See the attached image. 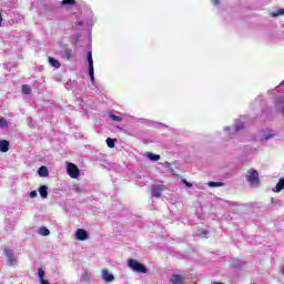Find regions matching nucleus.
<instances>
[{"label":"nucleus","instance_id":"obj_35","mask_svg":"<svg viewBox=\"0 0 284 284\" xmlns=\"http://www.w3.org/2000/svg\"><path fill=\"white\" fill-rule=\"evenodd\" d=\"M77 26H78L79 28H83V21H81V20L78 21V22H77Z\"/></svg>","mask_w":284,"mask_h":284},{"label":"nucleus","instance_id":"obj_24","mask_svg":"<svg viewBox=\"0 0 284 284\" xmlns=\"http://www.w3.org/2000/svg\"><path fill=\"white\" fill-rule=\"evenodd\" d=\"M32 92V89H30V85L23 84L22 85V94H30Z\"/></svg>","mask_w":284,"mask_h":284},{"label":"nucleus","instance_id":"obj_28","mask_svg":"<svg viewBox=\"0 0 284 284\" xmlns=\"http://www.w3.org/2000/svg\"><path fill=\"white\" fill-rule=\"evenodd\" d=\"M38 276H39L40 281L43 280L45 277V271H43V268H39Z\"/></svg>","mask_w":284,"mask_h":284},{"label":"nucleus","instance_id":"obj_6","mask_svg":"<svg viewBox=\"0 0 284 284\" xmlns=\"http://www.w3.org/2000/svg\"><path fill=\"white\" fill-rule=\"evenodd\" d=\"M3 253L7 258L8 265H10L11 267H16L17 266V255H14V251H12L11 248L4 247Z\"/></svg>","mask_w":284,"mask_h":284},{"label":"nucleus","instance_id":"obj_36","mask_svg":"<svg viewBox=\"0 0 284 284\" xmlns=\"http://www.w3.org/2000/svg\"><path fill=\"white\" fill-rule=\"evenodd\" d=\"M2 21H3V16H2L1 12H0V28H1Z\"/></svg>","mask_w":284,"mask_h":284},{"label":"nucleus","instance_id":"obj_32","mask_svg":"<svg viewBox=\"0 0 284 284\" xmlns=\"http://www.w3.org/2000/svg\"><path fill=\"white\" fill-rule=\"evenodd\" d=\"M154 128H168V125L161 123V122H155Z\"/></svg>","mask_w":284,"mask_h":284},{"label":"nucleus","instance_id":"obj_31","mask_svg":"<svg viewBox=\"0 0 284 284\" xmlns=\"http://www.w3.org/2000/svg\"><path fill=\"white\" fill-rule=\"evenodd\" d=\"M72 39H73L74 43H79V39H81V36L80 34H73Z\"/></svg>","mask_w":284,"mask_h":284},{"label":"nucleus","instance_id":"obj_23","mask_svg":"<svg viewBox=\"0 0 284 284\" xmlns=\"http://www.w3.org/2000/svg\"><path fill=\"white\" fill-rule=\"evenodd\" d=\"M61 6H77V0H62Z\"/></svg>","mask_w":284,"mask_h":284},{"label":"nucleus","instance_id":"obj_12","mask_svg":"<svg viewBox=\"0 0 284 284\" xmlns=\"http://www.w3.org/2000/svg\"><path fill=\"white\" fill-rule=\"evenodd\" d=\"M10 150V142L8 140H0V152L6 153Z\"/></svg>","mask_w":284,"mask_h":284},{"label":"nucleus","instance_id":"obj_11","mask_svg":"<svg viewBox=\"0 0 284 284\" xmlns=\"http://www.w3.org/2000/svg\"><path fill=\"white\" fill-rule=\"evenodd\" d=\"M161 192H163V185H154L152 187V196L154 199H161Z\"/></svg>","mask_w":284,"mask_h":284},{"label":"nucleus","instance_id":"obj_2","mask_svg":"<svg viewBox=\"0 0 284 284\" xmlns=\"http://www.w3.org/2000/svg\"><path fill=\"white\" fill-rule=\"evenodd\" d=\"M246 181L250 183L251 187H258L261 185V179L258 178V171L251 169L247 171Z\"/></svg>","mask_w":284,"mask_h":284},{"label":"nucleus","instance_id":"obj_8","mask_svg":"<svg viewBox=\"0 0 284 284\" xmlns=\"http://www.w3.org/2000/svg\"><path fill=\"white\" fill-rule=\"evenodd\" d=\"M102 278L105 283H112L114 281V274L110 273L106 268L102 270Z\"/></svg>","mask_w":284,"mask_h":284},{"label":"nucleus","instance_id":"obj_3","mask_svg":"<svg viewBox=\"0 0 284 284\" xmlns=\"http://www.w3.org/2000/svg\"><path fill=\"white\" fill-rule=\"evenodd\" d=\"M243 128H245V122L241 121V120H236L234 123V128L232 129V126H225L224 128V132H227L229 139H234V133L235 132H241V130H243Z\"/></svg>","mask_w":284,"mask_h":284},{"label":"nucleus","instance_id":"obj_33","mask_svg":"<svg viewBox=\"0 0 284 284\" xmlns=\"http://www.w3.org/2000/svg\"><path fill=\"white\" fill-rule=\"evenodd\" d=\"M29 196H30V199H37V196H38L37 191H31V192L29 193Z\"/></svg>","mask_w":284,"mask_h":284},{"label":"nucleus","instance_id":"obj_20","mask_svg":"<svg viewBox=\"0 0 284 284\" xmlns=\"http://www.w3.org/2000/svg\"><path fill=\"white\" fill-rule=\"evenodd\" d=\"M207 234H210V231L203 229H200L196 232V235L201 236L202 239H207Z\"/></svg>","mask_w":284,"mask_h":284},{"label":"nucleus","instance_id":"obj_29","mask_svg":"<svg viewBox=\"0 0 284 284\" xmlns=\"http://www.w3.org/2000/svg\"><path fill=\"white\" fill-rule=\"evenodd\" d=\"M8 125V121L4 118H0V128H6Z\"/></svg>","mask_w":284,"mask_h":284},{"label":"nucleus","instance_id":"obj_10","mask_svg":"<svg viewBox=\"0 0 284 284\" xmlns=\"http://www.w3.org/2000/svg\"><path fill=\"white\" fill-rule=\"evenodd\" d=\"M170 283L172 284H184L185 278L179 274H173L170 278Z\"/></svg>","mask_w":284,"mask_h":284},{"label":"nucleus","instance_id":"obj_14","mask_svg":"<svg viewBox=\"0 0 284 284\" xmlns=\"http://www.w3.org/2000/svg\"><path fill=\"white\" fill-rule=\"evenodd\" d=\"M282 190H284V178H281L277 182V184L272 189L273 192H281Z\"/></svg>","mask_w":284,"mask_h":284},{"label":"nucleus","instance_id":"obj_18","mask_svg":"<svg viewBox=\"0 0 284 284\" xmlns=\"http://www.w3.org/2000/svg\"><path fill=\"white\" fill-rule=\"evenodd\" d=\"M145 156L146 159H149V161H153V162L161 161V155L154 154L152 152H148Z\"/></svg>","mask_w":284,"mask_h":284},{"label":"nucleus","instance_id":"obj_40","mask_svg":"<svg viewBox=\"0 0 284 284\" xmlns=\"http://www.w3.org/2000/svg\"><path fill=\"white\" fill-rule=\"evenodd\" d=\"M271 202L274 203V197L271 199Z\"/></svg>","mask_w":284,"mask_h":284},{"label":"nucleus","instance_id":"obj_7","mask_svg":"<svg viewBox=\"0 0 284 284\" xmlns=\"http://www.w3.org/2000/svg\"><path fill=\"white\" fill-rule=\"evenodd\" d=\"M90 234L88 233V231H85V229H78L75 231V239L77 241H88Z\"/></svg>","mask_w":284,"mask_h":284},{"label":"nucleus","instance_id":"obj_19","mask_svg":"<svg viewBox=\"0 0 284 284\" xmlns=\"http://www.w3.org/2000/svg\"><path fill=\"white\" fill-rule=\"evenodd\" d=\"M38 233L40 234V236H50V229H48L45 226H41L38 230Z\"/></svg>","mask_w":284,"mask_h":284},{"label":"nucleus","instance_id":"obj_4","mask_svg":"<svg viewBox=\"0 0 284 284\" xmlns=\"http://www.w3.org/2000/svg\"><path fill=\"white\" fill-rule=\"evenodd\" d=\"M87 62H88V74L91 83H93L94 85L97 80L94 79V60L92 59V51L87 52Z\"/></svg>","mask_w":284,"mask_h":284},{"label":"nucleus","instance_id":"obj_9","mask_svg":"<svg viewBox=\"0 0 284 284\" xmlns=\"http://www.w3.org/2000/svg\"><path fill=\"white\" fill-rule=\"evenodd\" d=\"M61 57L65 61H70V59H72V49H70V47H64V49L61 51Z\"/></svg>","mask_w":284,"mask_h":284},{"label":"nucleus","instance_id":"obj_41","mask_svg":"<svg viewBox=\"0 0 284 284\" xmlns=\"http://www.w3.org/2000/svg\"><path fill=\"white\" fill-rule=\"evenodd\" d=\"M283 83H284V82L282 81V82H281V85H283Z\"/></svg>","mask_w":284,"mask_h":284},{"label":"nucleus","instance_id":"obj_17","mask_svg":"<svg viewBox=\"0 0 284 284\" xmlns=\"http://www.w3.org/2000/svg\"><path fill=\"white\" fill-rule=\"evenodd\" d=\"M48 61H49V64L52 67V68H55V69H59L61 68V62H59V60L52 58V57H49L48 58Z\"/></svg>","mask_w":284,"mask_h":284},{"label":"nucleus","instance_id":"obj_27","mask_svg":"<svg viewBox=\"0 0 284 284\" xmlns=\"http://www.w3.org/2000/svg\"><path fill=\"white\" fill-rule=\"evenodd\" d=\"M211 3L214 6V8H221L223 0H211Z\"/></svg>","mask_w":284,"mask_h":284},{"label":"nucleus","instance_id":"obj_34","mask_svg":"<svg viewBox=\"0 0 284 284\" xmlns=\"http://www.w3.org/2000/svg\"><path fill=\"white\" fill-rule=\"evenodd\" d=\"M40 284H50L45 278L40 280Z\"/></svg>","mask_w":284,"mask_h":284},{"label":"nucleus","instance_id":"obj_5","mask_svg":"<svg viewBox=\"0 0 284 284\" xmlns=\"http://www.w3.org/2000/svg\"><path fill=\"white\" fill-rule=\"evenodd\" d=\"M67 174H69L71 179H78L79 176H81V171L79 170V166H77V164L72 162H67Z\"/></svg>","mask_w":284,"mask_h":284},{"label":"nucleus","instance_id":"obj_37","mask_svg":"<svg viewBox=\"0 0 284 284\" xmlns=\"http://www.w3.org/2000/svg\"><path fill=\"white\" fill-rule=\"evenodd\" d=\"M256 101H263V97H258Z\"/></svg>","mask_w":284,"mask_h":284},{"label":"nucleus","instance_id":"obj_22","mask_svg":"<svg viewBox=\"0 0 284 284\" xmlns=\"http://www.w3.org/2000/svg\"><path fill=\"white\" fill-rule=\"evenodd\" d=\"M271 17H273V18H276V17H284V9H277V10L273 11V12L271 13Z\"/></svg>","mask_w":284,"mask_h":284},{"label":"nucleus","instance_id":"obj_13","mask_svg":"<svg viewBox=\"0 0 284 284\" xmlns=\"http://www.w3.org/2000/svg\"><path fill=\"white\" fill-rule=\"evenodd\" d=\"M274 136H276V133H274L273 130H268V131H265L262 136H261V140L262 141H265L267 139H274Z\"/></svg>","mask_w":284,"mask_h":284},{"label":"nucleus","instance_id":"obj_1","mask_svg":"<svg viewBox=\"0 0 284 284\" xmlns=\"http://www.w3.org/2000/svg\"><path fill=\"white\" fill-rule=\"evenodd\" d=\"M128 266L133 272H136L138 274H148V267L145 265L134 258L128 260Z\"/></svg>","mask_w":284,"mask_h":284},{"label":"nucleus","instance_id":"obj_16","mask_svg":"<svg viewBox=\"0 0 284 284\" xmlns=\"http://www.w3.org/2000/svg\"><path fill=\"white\" fill-rule=\"evenodd\" d=\"M38 192L41 196V199H48V186L47 185H40L38 189Z\"/></svg>","mask_w":284,"mask_h":284},{"label":"nucleus","instance_id":"obj_38","mask_svg":"<svg viewBox=\"0 0 284 284\" xmlns=\"http://www.w3.org/2000/svg\"><path fill=\"white\" fill-rule=\"evenodd\" d=\"M212 284H224L223 282H213Z\"/></svg>","mask_w":284,"mask_h":284},{"label":"nucleus","instance_id":"obj_21","mask_svg":"<svg viewBox=\"0 0 284 284\" xmlns=\"http://www.w3.org/2000/svg\"><path fill=\"white\" fill-rule=\"evenodd\" d=\"M209 187H223L225 183L211 181L207 183Z\"/></svg>","mask_w":284,"mask_h":284},{"label":"nucleus","instance_id":"obj_26","mask_svg":"<svg viewBox=\"0 0 284 284\" xmlns=\"http://www.w3.org/2000/svg\"><path fill=\"white\" fill-rule=\"evenodd\" d=\"M115 143H116V140H114V139H112V138H108L106 139V145H108V148H114V145H115Z\"/></svg>","mask_w":284,"mask_h":284},{"label":"nucleus","instance_id":"obj_25","mask_svg":"<svg viewBox=\"0 0 284 284\" xmlns=\"http://www.w3.org/2000/svg\"><path fill=\"white\" fill-rule=\"evenodd\" d=\"M109 118L112 119V121H116L118 123H121V121H123V118L119 116V115H115L113 113H110L109 114Z\"/></svg>","mask_w":284,"mask_h":284},{"label":"nucleus","instance_id":"obj_30","mask_svg":"<svg viewBox=\"0 0 284 284\" xmlns=\"http://www.w3.org/2000/svg\"><path fill=\"white\" fill-rule=\"evenodd\" d=\"M181 183H182L183 185H185L186 187H192V183L187 182V180H185V179H182V180H181Z\"/></svg>","mask_w":284,"mask_h":284},{"label":"nucleus","instance_id":"obj_39","mask_svg":"<svg viewBox=\"0 0 284 284\" xmlns=\"http://www.w3.org/2000/svg\"><path fill=\"white\" fill-rule=\"evenodd\" d=\"M166 168H170V163L169 162H166Z\"/></svg>","mask_w":284,"mask_h":284},{"label":"nucleus","instance_id":"obj_15","mask_svg":"<svg viewBox=\"0 0 284 284\" xmlns=\"http://www.w3.org/2000/svg\"><path fill=\"white\" fill-rule=\"evenodd\" d=\"M38 174L39 176L45 178V176H50V172L48 171V166L42 165L38 169Z\"/></svg>","mask_w":284,"mask_h":284}]
</instances>
